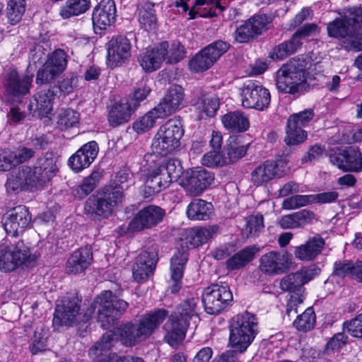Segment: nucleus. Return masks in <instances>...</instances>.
Segmentation results:
<instances>
[{
	"label": "nucleus",
	"instance_id": "f257e3e1",
	"mask_svg": "<svg viewBox=\"0 0 362 362\" xmlns=\"http://www.w3.org/2000/svg\"><path fill=\"white\" fill-rule=\"evenodd\" d=\"M80 303L81 300L75 295L66 296L58 301L52 320L55 329L86 322L96 308L98 321L103 328L108 329L111 324L121 317L128 307V303L110 291L102 292L83 314L80 313Z\"/></svg>",
	"mask_w": 362,
	"mask_h": 362
},
{
	"label": "nucleus",
	"instance_id": "f03ea898",
	"mask_svg": "<svg viewBox=\"0 0 362 362\" xmlns=\"http://www.w3.org/2000/svg\"><path fill=\"white\" fill-rule=\"evenodd\" d=\"M132 184V179L126 170L119 171L115 185H107L100 189L97 194L90 196L84 205V213L92 220L100 221L108 218L120 205L125 191Z\"/></svg>",
	"mask_w": 362,
	"mask_h": 362
},
{
	"label": "nucleus",
	"instance_id": "7ed1b4c3",
	"mask_svg": "<svg viewBox=\"0 0 362 362\" xmlns=\"http://www.w3.org/2000/svg\"><path fill=\"white\" fill-rule=\"evenodd\" d=\"M58 170L57 158L47 153L37 159L33 167L22 165L16 172L12 173L7 180L6 185L12 190L25 187L31 189L42 187L49 182Z\"/></svg>",
	"mask_w": 362,
	"mask_h": 362
},
{
	"label": "nucleus",
	"instance_id": "20e7f679",
	"mask_svg": "<svg viewBox=\"0 0 362 362\" xmlns=\"http://www.w3.org/2000/svg\"><path fill=\"white\" fill-rule=\"evenodd\" d=\"M362 8L351 7L344 11L341 18H337L327 25L329 37L344 39L342 46L348 51L362 50Z\"/></svg>",
	"mask_w": 362,
	"mask_h": 362
},
{
	"label": "nucleus",
	"instance_id": "39448f33",
	"mask_svg": "<svg viewBox=\"0 0 362 362\" xmlns=\"http://www.w3.org/2000/svg\"><path fill=\"white\" fill-rule=\"evenodd\" d=\"M168 311L158 309L144 315L137 323H127L117 329L120 341L125 346H134L149 337L163 322Z\"/></svg>",
	"mask_w": 362,
	"mask_h": 362
},
{
	"label": "nucleus",
	"instance_id": "423d86ee",
	"mask_svg": "<svg viewBox=\"0 0 362 362\" xmlns=\"http://www.w3.org/2000/svg\"><path fill=\"white\" fill-rule=\"evenodd\" d=\"M258 332L256 316L245 312L234 316L230 323L229 343L233 348L243 353L254 341Z\"/></svg>",
	"mask_w": 362,
	"mask_h": 362
},
{
	"label": "nucleus",
	"instance_id": "0eeeda50",
	"mask_svg": "<svg viewBox=\"0 0 362 362\" xmlns=\"http://www.w3.org/2000/svg\"><path fill=\"white\" fill-rule=\"evenodd\" d=\"M183 134L181 121L177 119H169L159 128L153 139V153L161 156L172 153L180 147Z\"/></svg>",
	"mask_w": 362,
	"mask_h": 362
},
{
	"label": "nucleus",
	"instance_id": "6e6552de",
	"mask_svg": "<svg viewBox=\"0 0 362 362\" xmlns=\"http://www.w3.org/2000/svg\"><path fill=\"white\" fill-rule=\"evenodd\" d=\"M305 62L293 59L284 64L276 72V84L278 90L284 93L295 94L306 81Z\"/></svg>",
	"mask_w": 362,
	"mask_h": 362
},
{
	"label": "nucleus",
	"instance_id": "1a4fd4ad",
	"mask_svg": "<svg viewBox=\"0 0 362 362\" xmlns=\"http://www.w3.org/2000/svg\"><path fill=\"white\" fill-rule=\"evenodd\" d=\"M233 297L226 283L214 284L204 291L202 302L205 310L211 315H216L231 305Z\"/></svg>",
	"mask_w": 362,
	"mask_h": 362
},
{
	"label": "nucleus",
	"instance_id": "9d476101",
	"mask_svg": "<svg viewBox=\"0 0 362 362\" xmlns=\"http://www.w3.org/2000/svg\"><path fill=\"white\" fill-rule=\"evenodd\" d=\"M30 248L23 241L10 245H0V271L11 272L30 262Z\"/></svg>",
	"mask_w": 362,
	"mask_h": 362
},
{
	"label": "nucleus",
	"instance_id": "9b49d317",
	"mask_svg": "<svg viewBox=\"0 0 362 362\" xmlns=\"http://www.w3.org/2000/svg\"><path fill=\"white\" fill-rule=\"evenodd\" d=\"M229 47V43L223 40H217L209 44L189 60V69L194 72H202L209 69Z\"/></svg>",
	"mask_w": 362,
	"mask_h": 362
},
{
	"label": "nucleus",
	"instance_id": "f8f14e48",
	"mask_svg": "<svg viewBox=\"0 0 362 362\" xmlns=\"http://www.w3.org/2000/svg\"><path fill=\"white\" fill-rule=\"evenodd\" d=\"M240 95L242 105L244 107L260 111L267 109L271 101L268 89L254 81H247L243 84Z\"/></svg>",
	"mask_w": 362,
	"mask_h": 362
},
{
	"label": "nucleus",
	"instance_id": "ddd939ff",
	"mask_svg": "<svg viewBox=\"0 0 362 362\" xmlns=\"http://www.w3.org/2000/svg\"><path fill=\"white\" fill-rule=\"evenodd\" d=\"M259 269L267 276L286 273L292 264V256L286 251L272 250L262 255L259 260Z\"/></svg>",
	"mask_w": 362,
	"mask_h": 362
},
{
	"label": "nucleus",
	"instance_id": "4468645a",
	"mask_svg": "<svg viewBox=\"0 0 362 362\" xmlns=\"http://www.w3.org/2000/svg\"><path fill=\"white\" fill-rule=\"evenodd\" d=\"M214 174L202 167L187 170L182 179L181 185L192 197L200 195L214 182Z\"/></svg>",
	"mask_w": 362,
	"mask_h": 362
},
{
	"label": "nucleus",
	"instance_id": "2eb2a0df",
	"mask_svg": "<svg viewBox=\"0 0 362 362\" xmlns=\"http://www.w3.org/2000/svg\"><path fill=\"white\" fill-rule=\"evenodd\" d=\"M313 117V110L312 109H306L292 115L288 118L287 121L286 136L284 139L287 145H297L306 139L307 133L302 128L306 126Z\"/></svg>",
	"mask_w": 362,
	"mask_h": 362
},
{
	"label": "nucleus",
	"instance_id": "dca6fc26",
	"mask_svg": "<svg viewBox=\"0 0 362 362\" xmlns=\"http://www.w3.org/2000/svg\"><path fill=\"white\" fill-rule=\"evenodd\" d=\"M66 65V53L62 49H56L47 57L42 69L38 71L36 83L37 84L49 83L65 70Z\"/></svg>",
	"mask_w": 362,
	"mask_h": 362
},
{
	"label": "nucleus",
	"instance_id": "f3484780",
	"mask_svg": "<svg viewBox=\"0 0 362 362\" xmlns=\"http://www.w3.org/2000/svg\"><path fill=\"white\" fill-rule=\"evenodd\" d=\"M320 269L315 266L303 267L300 270L284 276L280 281L279 288L283 291L303 295V286L319 274Z\"/></svg>",
	"mask_w": 362,
	"mask_h": 362
},
{
	"label": "nucleus",
	"instance_id": "a211bd4d",
	"mask_svg": "<svg viewBox=\"0 0 362 362\" xmlns=\"http://www.w3.org/2000/svg\"><path fill=\"white\" fill-rule=\"evenodd\" d=\"M330 162L345 172L358 173L362 170V155L358 148L347 146L329 155Z\"/></svg>",
	"mask_w": 362,
	"mask_h": 362
},
{
	"label": "nucleus",
	"instance_id": "6ab92c4d",
	"mask_svg": "<svg viewBox=\"0 0 362 362\" xmlns=\"http://www.w3.org/2000/svg\"><path fill=\"white\" fill-rule=\"evenodd\" d=\"M130 40L125 36L112 37L107 44V64L110 68L121 66L130 59L132 54Z\"/></svg>",
	"mask_w": 362,
	"mask_h": 362
},
{
	"label": "nucleus",
	"instance_id": "aec40b11",
	"mask_svg": "<svg viewBox=\"0 0 362 362\" xmlns=\"http://www.w3.org/2000/svg\"><path fill=\"white\" fill-rule=\"evenodd\" d=\"M165 216V209L157 205H148L139 210L129 223L133 231L150 229L159 224Z\"/></svg>",
	"mask_w": 362,
	"mask_h": 362
},
{
	"label": "nucleus",
	"instance_id": "412c9836",
	"mask_svg": "<svg viewBox=\"0 0 362 362\" xmlns=\"http://www.w3.org/2000/svg\"><path fill=\"white\" fill-rule=\"evenodd\" d=\"M158 257L156 245H151L142 251L137 257L132 269V276L137 282L146 281L153 274Z\"/></svg>",
	"mask_w": 362,
	"mask_h": 362
},
{
	"label": "nucleus",
	"instance_id": "4be33fe9",
	"mask_svg": "<svg viewBox=\"0 0 362 362\" xmlns=\"http://www.w3.org/2000/svg\"><path fill=\"white\" fill-rule=\"evenodd\" d=\"M31 215L28 208L19 205L9 210L5 217L4 227L6 233L15 237L21 234L28 227Z\"/></svg>",
	"mask_w": 362,
	"mask_h": 362
},
{
	"label": "nucleus",
	"instance_id": "5701e85b",
	"mask_svg": "<svg viewBox=\"0 0 362 362\" xmlns=\"http://www.w3.org/2000/svg\"><path fill=\"white\" fill-rule=\"evenodd\" d=\"M269 23V19L266 15H255L236 28L234 39L239 43L247 42L267 30Z\"/></svg>",
	"mask_w": 362,
	"mask_h": 362
},
{
	"label": "nucleus",
	"instance_id": "b1692460",
	"mask_svg": "<svg viewBox=\"0 0 362 362\" xmlns=\"http://www.w3.org/2000/svg\"><path fill=\"white\" fill-rule=\"evenodd\" d=\"M218 230L217 226L188 229L186 231L185 238L181 240L180 248L177 251L185 250L188 254V249L204 244L210 238H212Z\"/></svg>",
	"mask_w": 362,
	"mask_h": 362
},
{
	"label": "nucleus",
	"instance_id": "393cba45",
	"mask_svg": "<svg viewBox=\"0 0 362 362\" xmlns=\"http://www.w3.org/2000/svg\"><path fill=\"white\" fill-rule=\"evenodd\" d=\"M98 151V145L95 141L88 142L69 158V165L74 171L80 172L94 161Z\"/></svg>",
	"mask_w": 362,
	"mask_h": 362
},
{
	"label": "nucleus",
	"instance_id": "a878e982",
	"mask_svg": "<svg viewBox=\"0 0 362 362\" xmlns=\"http://www.w3.org/2000/svg\"><path fill=\"white\" fill-rule=\"evenodd\" d=\"M116 6L113 0H102L93 9V25L95 28L105 29L116 20Z\"/></svg>",
	"mask_w": 362,
	"mask_h": 362
},
{
	"label": "nucleus",
	"instance_id": "bb28decb",
	"mask_svg": "<svg viewBox=\"0 0 362 362\" xmlns=\"http://www.w3.org/2000/svg\"><path fill=\"white\" fill-rule=\"evenodd\" d=\"M136 110V105H132L127 99L115 102L109 108L107 121L113 127L128 122L132 113Z\"/></svg>",
	"mask_w": 362,
	"mask_h": 362
},
{
	"label": "nucleus",
	"instance_id": "cd10ccee",
	"mask_svg": "<svg viewBox=\"0 0 362 362\" xmlns=\"http://www.w3.org/2000/svg\"><path fill=\"white\" fill-rule=\"evenodd\" d=\"M167 41L160 42L156 47L146 49L140 54L139 62L146 72H153L158 69L165 60Z\"/></svg>",
	"mask_w": 362,
	"mask_h": 362
},
{
	"label": "nucleus",
	"instance_id": "c85d7f7f",
	"mask_svg": "<svg viewBox=\"0 0 362 362\" xmlns=\"http://www.w3.org/2000/svg\"><path fill=\"white\" fill-rule=\"evenodd\" d=\"M325 245V240L321 236H313L305 243L295 247L294 256L300 261H313L320 255Z\"/></svg>",
	"mask_w": 362,
	"mask_h": 362
},
{
	"label": "nucleus",
	"instance_id": "c756f323",
	"mask_svg": "<svg viewBox=\"0 0 362 362\" xmlns=\"http://www.w3.org/2000/svg\"><path fill=\"white\" fill-rule=\"evenodd\" d=\"M93 262V254L89 247L75 250L68 258L66 264L67 274H77L84 272Z\"/></svg>",
	"mask_w": 362,
	"mask_h": 362
},
{
	"label": "nucleus",
	"instance_id": "7c9ffc66",
	"mask_svg": "<svg viewBox=\"0 0 362 362\" xmlns=\"http://www.w3.org/2000/svg\"><path fill=\"white\" fill-rule=\"evenodd\" d=\"M33 74L28 73L21 77L16 70H11L8 74L6 83V91L13 96L25 95L28 93L33 81Z\"/></svg>",
	"mask_w": 362,
	"mask_h": 362
},
{
	"label": "nucleus",
	"instance_id": "2f4dec72",
	"mask_svg": "<svg viewBox=\"0 0 362 362\" xmlns=\"http://www.w3.org/2000/svg\"><path fill=\"white\" fill-rule=\"evenodd\" d=\"M189 254L185 250L176 251L170 259L171 279L174 284L171 286V292L177 293L181 287L184 269L188 260Z\"/></svg>",
	"mask_w": 362,
	"mask_h": 362
},
{
	"label": "nucleus",
	"instance_id": "473e14b6",
	"mask_svg": "<svg viewBox=\"0 0 362 362\" xmlns=\"http://www.w3.org/2000/svg\"><path fill=\"white\" fill-rule=\"evenodd\" d=\"M188 326L185 321L182 322L175 317L170 316L164 325L166 332L165 339L168 344L173 346L180 343L185 337Z\"/></svg>",
	"mask_w": 362,
	"mask_h": 362
},
{
	"label": "nucleus",
	"instance_id": "72a5a7b5",
	"mask_svg": "<svg viewBox=\"0 0 362 362\" xmlns=\"http://www.w3.org/2000/svg\"><path fill=\"white\" fill-rule=\"evenodd\" d=\"M249 144H245L240 136H231L224 148V157L226 165L234 163L246 154Z\"/></svg>",
	"mask_w": 362,
	"mask_h": 362
},
{
	"label": "nucleus",
	"instance_id": "f704fd0d",
	"mask_svg": "<svg viewBox=\"0 0 362 362\" xmlns=\"http://www.w3.org/2000/svg\"><path fill=\"white\" fill-rule=\"evenodd\" d=\"M57 94V88L42 90L33 96L30 105L35 106V111L39 115L47 116L52 110L53 101Z\"/></svg>",
	"mask_w": 362,
	"mask_h": 362
},
{
	"label": "nucleus",
	"instance_id": "c9c22d12",
	"mask_svg": "<svg viewBox=\"0 0 362 362\" xmlns=\"http://www.w3.org/2000/svg\"><path fill=\"white\" fill-rule=\"evenodd\" d=\"M277 163L267 160L255 168L251 173V181L255 186H261L272 180L276 175Z\"/></svg>",
	"mask_w": 362,
	"mask_h": 362
},
{
	"label": "nucleus",
	"instance_id": "e433bc0d",
	"mask_svg": "<svg viewBox=\"0 0 362 362\" xmlns=\"http://www.w3.org/2000/svg\"><path fill=\"white\" fill-rule=\"evenodd\" d=\"M168 184L167 177H164L160 170H158L157 167H156L146 176L144 186V197L148 198L160 192L166 188Z\"/></svg>",
	"mask_w": 362,
	"mask_h": 362
},
{
	"label": "nucleus",
	"instance_id": "4c0bfd02",
	"mask_svg": "<svg viewBox=\"0 0 362 362\" xmlns=\"http://www.w3.org/2000/svg\"><path fill=\"white\" fill-rule=\"evenodd\" d=\"M224 127L231 132H244L250 127L247 116L240 111L230 112L221 118Z\"/></svg>",
	"mask_w": 362,
	"mask_h": 362
},
{
	"label": "nucleus",
	"instance_id": "58836bf2",
	"mask_svg": "<svg viewBox=\"0 0 362 362\" xmlns=\"http://www.w3.org/2000/svg\"><path fill=\"white\" fill-rule=\"evenodd\" d=\"M258 252L259 248L255 245L245 247L228 259L226 267L230 270L240 269L252 261Z\"/></svg>",
	"mask_w": 362,
	"mask_h": 362
},
{
	"label": "nucleus",
	"instance_id": "ea45409f",
	"mask_svg": "<svg viewBox=\"0 0 362 362\" xmlns=\"http://www.w3.org/2000/svg\"><path fill=\"white\" fill-rule=\"evenodd\" d=\"M213 205L210 202L200 199L192 201L187 208V216L191 220L206 221L213 214Z\"/></svg>",
	"mask_w": 362,
	"mask_h": 362
},
{
	"label": "nucleus",
	"instance_id": "a19ab883",
	"mask_svg": "<svg viewBox=\"0 0 362 362\" xmlns=\"http://www.w3.org/2000/svg\"><path fill=\"white\" fill-rule=\"evenodd\" d=\"M138 12L139 22L145 30H155L157 28V18L153 4L148 1L140 4L138 6Z\"/></svg>",
	"mask_w": 362,
	"mask_h": 362
},
{
	"label": "nucleus",
	"instance_id": "79ce46f5",
	"mask_svg": "<svg viewBox=\"0 0 362 362\" xmlns=\"http://www.w3.org/2000/svg\"><path fill=\"white\" fill-rule=\"evenodd\" d=\"M90 0H66L60 8L59 16L68 19L85 13L90 8Z\"/></svg>",
	"mask_w": 362,
	"mask_h": 362
},
{
	"label": "nucleus",
	"instance_id": "37998d69",
	"mask_svg": "<svg viewBox=\"0 0 362 362\" xmlns=\"http://www.w3.org/2000/svg\"><path fill=\"white\" fill-rule=\"evenodd\" d=\"M197 301V299L193 298L184 300L176 308L170 316L175 317L176 319H179L182 322L185 321L189 325V320L197 316L196 312Z\"/></svg>",
	"mask_w": 362,
	"mask_h": 362
},
{
	"label": "nucleus",
	"instance_id": "c03bdc74",
	"mask_svg": "<svg viewBox=\"0 0 362 362\" xmlns=\"http://www.w3.org/2000/svg\"><path fill=\"white\" fill-rule=\"evenodd\" d=\"M264 228V217L260 214H252L245 218V224L242 233L247 238H256Z\"/></svg>",
	"mask_w": 362,
	"mask_h": 362
},
{
	"label": "nucleus",
	"instance_id": "a18cd8bd",
	"mask_svg": "<svg viewBox=\"0 0 362 362\" xmlns=\"http://www.w3.org/2000/svg\"><path fill=\"white\" fill-rule=\"evenodd\" d=\"M50 47L45 42L35 44L30 50L28 71L33 69V66L36 68L37 65L40 66L42 64L45 59H47Z\"/></svg>",
	"mask_w": 362,
	"mask_h": 362
},
{
	"label": "nucleus",
	"instance_id": "49530a36",
	"mask_svg": "<svg viewBox=\"0 0 362 362\" xmlns=\"http://www.w3.org/2000/svg\"><path fill=\"white\" fill-rule=\"evenodd\" d=\"M100 177L101 175L99 172H93L90 175L84 178L79 185L74 189V195L78 199L86 197L94 190Z\"/></svg>",
	"mask_w": 362,
	"mask_h": 362
},
{
	"label": "nucleus",
	"instance_id": "de8ad7c7",
	"mask_svg": "<svg viewBox=\"0 0 362 362\" xmlns=\"http://www.w3.org/2000/svg\"><path fill=\"white\" fill-rule=\"evenodd\" d=\"M157 168L164 177H167L168 183L171 182L173 180H177L182 170L180 162L173 158L163 160L157 166Z\"/></svg>",
	"mask_w": 362,
	"mask_h": 362
},
{
	"label": "nucleus",
	"instance_id": "09e8293b",
	"mask_svg": "<svg viewBox=\"0 0 362 362\" xmlns=\"http://www.w3.org/2000/svg\"><path fill=\"white\" fill-rule=\"evenodd\" d=\"M80 114L73 109L62 110L57 116V127L61 130L75 127L79 123Z\"/></svg>",
	"mask_w": 362,
	"mask_h": 362
},
{
	"label": "nucleus",
	"instance_id": "8fccbe9b",
	"mask_svg": "<svg viewBox=\"0 0 362 362\" xmlns=\"http://www.w3.org/2000/svg\"><path fill=\"white\" fill-rule=\"evenodd\" d=\"M25 0H9L6 7V16L11 25L21 21L25 11Z\"/></svg>",
	"mask_w": 362,
	"mask_h": 362
},
{
	"label": "nucleus",
	"instance_id": "3c124183",
	"mask_svg": "<svg viewBox=\"0 0 362 362\" xmlns=\"http://www.w3.org/2000/svg\"><path fill=\"white\" fill-rule=\"evenodd\" d=\"M198 106L206 117H214L219 107V98L215 94L202 93Z\"/></svg>",
	"mask_w": 362,
	"mask_h": 362
},
{
	"label": "nucleus",
	"instance_id": "603ef678",
	"mask_svg": "<svg viewBox=\"0 0 362 362\" xmlns=\"http://www.w3.org/2000/svg\"><path fill=\"white\" fill-rule=\"evenodd\" d=\"M298 49H299L298 42L293 41L291 38L275 46L271 51L269 57L274 60H282L295 53Z\"/></svg>",
	"mask_w": 362,
	"mask_h": 362
},
{
	"label": "nucleus",
	"instance_id": "864d4df0",
	"mask_svg": "<svg viewBox=\"0 0 362 362\" xmlns=\"http://www.w3.org/2000/svg\"><path fill=\"white\" fill-rule=\"evenodd\" d=\"M117 334L112 332H107L90 349L89 355L98 357L104 351H108L114 344Z\"/></svg>",
	"mask_w": 362,
	"mask_h": 362
},
{
	"label": "nucleus",
	"instance_id": "5fc2aeb1",
	"mask_svg": "<svg viewBox=\"0 0 362 362\" xmlns=\"http://www.w3.org/2000/svg\"><path fill=\"white\" fill-rule=\"evenodd\" d=\"M117 334L112 332H107L90 349L89 355L98 357L104 351H108L114 344Z\"/></svg>",
	"mask_w": 362,
	"mask_h": 362
},
{
	"label": "nucleus",
	"instance_id": "6e6d98bb",
	"mask_svg": "<svg viewBox=\"0 0 362 362\" xmlns=\"http://www.w3.org/2000/svg\"><path fill=\"white\" fill-rule=\"evenodd\" d=\"M315 322V312L312 308H308L302 314L297 316L293 322V326L298 331L306 332L314 327Z\"/></svg>",
	"mask_w": 362,
	"mask_h": 362
},
{
	"label": "nucleus",
	"instance_id": "4d7b16f0",
	"mask_svg": "<svg viewBox=\"0 0 362 362\" xmlns=\"http://www.w3.org/2000/svg\"><path fill=\"white\" fill-rule=\"evenodd\" d=\"M165 60L169 64H176L185 57V50L180 42H167Z\"/></svg>",
	"mask_w": 362,
	"mask_h": 362
},
{
	"label": "nucleus",
	"instance_id": "13d9d810",
	"mask_svg": "<svg viewBox=\"0 0 362 362\" xmlns=\"http://www.w3.org/2000/svg\"><path fill=\"white\" fill-rule=\"evenodd\" d=\"M158 118L157 113L152 109L134 122L133 129L136 133L142 134L153 127Z\"/></svg>",
	"mask_w": 362,
	"mask_h": 362
},
{
	"label": "nucleus",
	"instance_id": "bf43d9fd",
	"mask_svg": "<svg viewBox=\"0 0 362 362\" xmlns=\"http://www.w3.org/2000/svg\"><path fill=\"white\" fill-rule=\"evenodd\" d=\"M151 92V81L148 79H141L134 88L133 96L129 101L132 105H136V108L140 103L144 100Z\"/></svg>",
	"mask_w": 362,
	"mask_h": 362
},
{
	"label": "nucleus",
	"instance_id": "052dcab7",
	"mask_svg": "<svg viewBox=\"0 0 362 362\" xmlns=\"http://www.w3.org/2000/svg\"><path fill=\"white\" fill-rule=\"evenodd\" d=\"M312 204V194H296L285 199L281 206L283 209L293 210Z\"/></svg>",
	"mask_w": 362,
	"mask_h": 362
},
{
	"label": "nucleus",
	"instance_id": "680f3d73",
	"mask_svg": "<svg viewBox=\"0 0 362 362\" xmlns=\"http://www.w3.org/2000/svg\"><path fill=\"white\" fill-rule=\"evenodd\" d=\"M202 163L207 167H223L226 165L224 153L220 150H214L205 153L202 158Z\"/></svg>",
	"mask_w": 362,
	"mask_h": 362
},
{
	"label": "nucleus",
	"instance_id": "e2e57ef3",
	"mask_svg": "<svg viewBox=\"0 0 362 362\" xmlns=\"http://www.w3.org/2000/svg\"><path fill=\"white\" fill-rule=\"evenodd\" d=\"M343 329L351 337L362 338V313L343 323Z\"/></svg>",
	"mask_w": 362,
	"mask_h": 362
},
{
	"label": "nucleus",
	"instance_id": "0e129e2a",
	"mask_svg": "<svg viewBox=\"0 0 362 362\" xmlns=\"http://www.w3.org/2000/svg\"><path fill=\"white\" fill-rule=\"evenodd\" d=\"M317 31V26L315 23H309L298 28L292 35L293 41L298 42L300 48L302 45V39L314 35Z\"/></svg>",
	"mask_w": 362,
	"mask_h": 362
},
{
	"label": "nucleus",
	"instance_id": "69168bd1",
	"mask_svg": "<svg viewBox=\"0 0 362 362\" xmlns=\"http://www.w3.org/2000/svg\"><path fill=\"white\" fill-rule=\"evenodd\" d=\"M164 97L165 100L170 101V103L180 109L184 98L183 89L178 85L172 86L169 88Z\"/></svg>",
	"mask_w": 362,
	"mask_h": 362
},
{
	"label": "nucleus",
	"instance_id": "338daca9",
	"mask_svg": "<svg viewBox=\"0 0 362 362\" xmlns=\"http://www.w3.org/2000/svg\"><path fill=\"white\" fill-rule=\"evenodd\" d=\"M47 334L43 329L36 331L34 334L33 342L30 345V351L33 354H37L47 349Z\"/></svg>",
	"mask_w": 362,
	"mask_h": 362
},
{
	"label": "nucleus",
	"instance_id": "774afa93",
	"mask_svg": "<svg viewBox=\"0 0 362 362\" xmlns=\"http://www.w3.org/2000/svg\"><path fill=\"white\" fill-rule=\"evenodd\" d=\"M17 165L16 154L13 151L6 150L0 151V170L8 171Z\"/></svg>",
	"mask_w": 362,
	"mask_h": 362
}]
</instances>
